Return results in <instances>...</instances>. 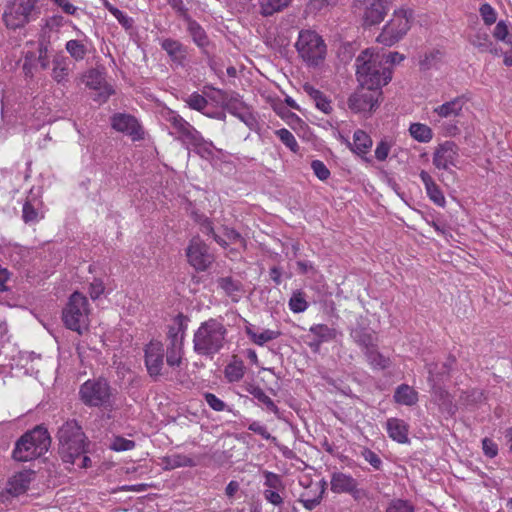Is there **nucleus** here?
Listing matches in <instances>:
<instances>
[{
	"label": "nucleus",
	"instance_id": "obj_1",
	"mask_svg": "<svg viewBox=\"0 0 512 512\" xmlns=\"http://www.w3.org/2000/svg\"><path fill=\"white\" fill-rule=\"evenodd\" d=\"M356 76L360 86L380 88L392 78V70L381 63L378 52L373 49L362 51L355 61Z\"/></svg>",
	"mask_w": 512,
	"mask_h": 512
},
{
	"label": "nucleus",
	"instance_id": "obj_2",
	"mask_svg": "<svg viewBox=\"0 0 512 512\" xmlns=\"http://www.w3.org/2000/svg\"><path fill=\"white\" fill-rule=\"evenodd\" d=\"M57 437L63 462L76 464L77 457L86 453V436L76 420L66 421L58 429Z\"/></svg>",
	"mask_w": 512,
	"mask_h": 512
},
{
	"label": "nucleus",
	"instance_id": "obj_3",
	"mask_svg": "<svg viewBox=\"0 0 512 512\" xmlns=\"http://www.w3.org/2000/svg\"><path fill=\"white\" fill-rule=\"evenodd\" d=\"M50 444L51 438L47 429L37 426L17 440L12 457L18 462L34 460L46 453Z\"/></svg>",
	"mask_w": 512,
	"mask_h": 512
},
{
	"label": "nucleus",
	"instance_id": "obj_4",
	"mask_svg": "<svg viewBox=\"0 0 512 512\" xmlns=\"http://www.w3.org/2000/svg\"><path fill=\"white\" fill-rule=\"evenodd\" d=\"M115 389L103 377L88 379L79 388V398L90 408L111 410L114 406Z\"/></svg>",
	"mask_w": 512,
	"mask_h": 512
},
{
	"label": "nucleus",
	"instance_id": "obj_5",
	"mask_svg": "<svg viewBox=\"0 0 512 512\" xmlns=\"http://www.w3.org/2000/svg\"><path fill=\"white\" fill-rule=\"evenodd\" d=\"M295 48L300 59L313 68L319 67L327 54V46L322 36L310 29L299 32Z\"/></svg>",
	"mask_w": 512,
	"mask_h": 512
},
{
	"label": "nucleus",
	"instance_id": "obj_6",
	"mask_svg": "<svg viewBox=\"0 0 512 512\" xmlns=\"http://www.w3.org/2000/svg\"><path fill=\"white\" fill-rule=\"evenodd\" d=\"M194 350L200 355H213L224 344V327L221 322L210 319L203 323L194 335Z\"/></svg>",
	"mask_w": 512,
	"mask_h": 512
},
{
	"label": "nucleus",
	"instance_id": "obj_7",
	"mask_svg": "<svg viewBox=\"0 0 512 512\" xmlns=\"http://www.w3.org/2000/svg\"><path fill=\"white\" fill-rule=\"evenodd\" d=\"M89 303L87 298L79 293L74 292L62 311V320L64 325L73 331L82 334L89 325Z\"/></svg>",
	"mask_w": 512,
	"mask_h": 512
},
{
	"label": "nucleus",
	"instance_id": "obj_8",
	"mask_svg": "<svg viewBox=\"0 0 512 512\" xmlns=\"http://www.w3.org/2000/svg\"><path fill=\"white\" fill-rule=\"evenodd\" d=\"M414 19L411 9L400 8L393 12L391 19L384 25L377 42L392 46L399 42L410 30Z\"/></svg>",
	"mask_w": 512,
	"mask_h": 512
},
{
	"label": "nucleus",
	"instance_id": "obj_9",
	"mask_svg": "<svg viewBox=\"0 0 512 512\" xmlns=\"http://www.w3.org/2000/svg\"><path fill=\"white\" fill-rule=\"evenodd\" d=\"M37 0H13L6 4L2 20L8 29L16 30L28 24L37 11Z\"/></svg>",
	"mask_w": 512,
	"mask_h": 512
},
{
	"label": "nucleus",
	"instance_id": "obj_10",
	"mask_svg": "<svg viewBox=\"0 0 512 512\" xmlns=\"http://www.w3.org/2000/svg\"><path fill=\"white\" fill-rule=\"evenodd\" d=\"M428 381L431 385V396L435 404L438 405L442 413L453 415L456 412V406L453 404L452 396L447 390L439 386L441 378L435 373L436 364H427Z\"/></svg>",
	"mask_w": 512,
	"mask_h": 512
},
{
	"label": "nucleus",
	"instance_id": "obj_11",
	"mask_svg": "<svg viewBox=\"0 0 512 512\" xmlns=\"http://www.w3.org/2000/svg\"><path fill=\"white\" fill-rule=\"evenodd\" d=\"M392 0H356L364 25L379 24L386 16Z\"/></svg>",
	"mask_w": 512,
	"mask_h": 512
},
{
	"label": "nucleus",
	"instance_id": "obj_12",
	"mask_svg": "<svg viewBox=\"0 0 512 512\" xmlns=\"http://www.w3.org/2000/svg\"><path fill=\"white\" fill-rule=\"evenodd\" d=\"M380 88L360 86L348 99V107L356 112H371L378 106Z\"/></svg>",
	"mask_w": 512,
	"mask_h": 512
},
{
	"label": "nucleus",
	"instance_id": "obj_13",
	"mask_svg": "<svg viewBox=\"0 0 512 512\" xmlns=\"http://www.w3.org/2000/svg\"><path fill=\"white\" fill-rule=\"evenodd\" d=\"M184 328L181 322L170 326L168 330L169 344L166 351V363L174 368L179 367L183 355Z\"/></svg>",
	"mask_w": 512,
	"mask_h": 512
},
{
	"label": "nucleus",
	"instance_id": "obj_14",
	"mask_svg": "<svg viewBox=\"0 0 512 512\" xmlns=\"http://www.w3.org/2000/svg\"><path fill=\"white\" fill-rule=\"evenodd\" d=\"M111 127L129 136L133 141L143 140L145 132L137 118L128 113H115L111 117Z\"/></svg>",
	"mask_w": 512,
	"mask_h": 512
},
{
	"label": "nucleus",
	"instance_id": "obj_15",
	"mask_svg": "<svg viewBox=\"0 0 512 512\" xmlns=\"http://www.w3.org/2000/svg\"><path fill=\"white\" fill-rule=\"evenodd\" d=\"M186 255L188 262L199 271L206 270L214 261V256L209 252L208 246L198 237L190 241Z\"/></svg>",
	"mask_w": 512,
	"mask_h": 512
},
{
	"label": "nucleus",
	"instance_id": "obj_16",
	"mask_svg": "<svg viewBox=\"0 0 512 512\" xmlns=\"http://www.w3.org/2000/svg\"><path fill=\"white\" fill-rule=\"evenodd\" d=\"M167 120L174 129L175 134L178 135V138L187 145V147H197L201 144L202 137L199 132L181 116L172 112L169 114Z\"/></svg>",
	"mask_w": 512,
	"mask_h": 512
},
{
	"label": "nucleus",
	"instance_id": "obj_17",
	"mask_svg": "<svg viewBox=\"0 0 512 512\" xmlns=\"http://www.w3.org/2000/svg\"><path fill=\"white\" fill-rule=\"evenodd\" d=\"M226 110L239 118L250 130L258 128V121L251 112L250 107L246 105L237 93H226Z\"/></svg>",
	"mask_w": 512,
	"mask_h": 512
},
{
	"label": "nucleus",
	"instance_id": "obj_18",
	"mask_svg": "<svg viewBox=\"0 0 512 512\" xmlns=\"http://www.w3.org/2000/svg\"><path fill=\"white\" fill-rule=\"evenodd\" d=\"M459 160V148L453 141L439 144L433 153V165L437 169L448 170L456 167Z\"/></svg>",
	"mask_w": 512,
	"mask_h": 512
},
{
	"label": "nucleus",
	"instance_id": "obj_19",
	"mask_svg": "<svg viewBox=\"0 0 512 512\" xmlns=\"http://www.w3.org/2000/svg\"><path fill=\"white\" fill-rule=\"evenodd\" d=\"M145 365L151 377L162 374L164 366V346L159 341H151L145 348Z\"/></svg>",
	"mask_w": 512,
	"mask_h": 512
},
{
	"label": "nucleus",
	"instance_id": "obj_20",
	"mask_svg": "<svg viewBox=\"0 0 512 512\" xmlns=\"http://www.w3.org/2000/svg\"><path fill=\"white\" fill-rule=\"evenodd\" d=\"M263 476L265 486L263 496L265 500L275 506L282 505L283 497L281 496V492L285 490V486L281 476L270 471H265Z\"/></svg>",
	"mask_w": 512,
	"mask_h": 512
},
{
	"label": "nucleus",
	"instance_id": "obj_21",
	"mask_svg": "<svg viewBox=\"0 0 512 512\" xmlns=\"http://www.w3.org/2000/svg\"><path fill=\"white\" fill-rule=\"evenodd\" d=\"M85 85L91 89L98 90L99 101L105 102L114 92L105 81L104 72L98 68L87 71L83 77Z\"/></svg>",
	"mask_w": 512,
	"mask_h": 512
},
{
	"label": "nucleus",
	"instance_id": "obj_22",
	"mask_svg": "<svg viewBox=\"0 0 512 512\" xmlns=\"http://www.w3.org/2000/svg\"><path fill=\"white\" fill-rule=\"evenodd\" d=\"M203 94L209 100L204 115L221 119L224 116V92L212 86H204Z\"/></svg>",
	"mask_w": 512,
	"mask_h": 512
},
{
	"label": "nucleus",
	"instance_id": "obj_23",
	"mask_svg": "<svg viewBox=\"0 0 512 512\" xmlns=\"http://www.w3.org/2000/svg\"><path fill=\"white\" fill-rule=\"evenodd\" d=\"M467 100L464 96H457L433 108V113L441 119L454 120L463 115V108Z\"/></svg>",
	"mask_w": 512,
	"mask_h": 512
},
{
	"label": "nucleus",
	"instance_id": "obj_24",
	"mask_svg": "<svg viewBox=\"0 0 512 512\" xmlns=\"http://www.w3.org/2000/svg\"><path fill=\"white\" fill-rule=\"evenodd\" d=\"M300 484L305 488H314V497H310L307 492H303L299 498V502H301L307 510H313L320 504L323 498V494L326 489V481L321 480L319 482L313 483L311 479L305 477L303 480H300Z\"/></svg>",
	"mask_w": 512,
	"mask_h": 512
},
{
	"label": "nucleus",
	"instance_id": "obj_25",
	"mask_svg": "<svg viewBox=\"0 0 512 512\" xmlns=\"http://www.w3.org/2000/svg\"><path fill=\"white\" fill-rule=\"evenodd\" d=\"M34 472L24 470L15 474L7 483L6 490L12 496H19L25 493L33 479Z\"/></svg>",
	"mask_w": 512,
	"mask_h": 512
},
{
	"label": "nucleus",
	"instance_id": "obj_26",
	"mask_svg": "<svg viewBox=\"0 0 512 512\" xmlns=\"http://www.w3.org/2000/svg\"><path fill=\"white\" fill-rule=\"evenodd\" d=\"M419 176L425 186L429 199L437 206L444 207L446 204L445 196L432 176L425 170H422Z\"/></svg>",
	"mask_w": 512,
	"mask_h": 512
},
{
	"label": "nucleus",
	"instance_id": "obj_27",
	"mask_svg": "<svg viewBox=\"0 0 512 512\" xmlns=\"http://www.w3.org/2000/svg\"><path fill=\"white\" fill-rule=\"evenodd\" d=\"M330 484L335 493H353L358 486L356 479L342 472L333 473Z\"/></svg>",
	"mask_w": 512,
	"mask_h": 512
},
{
	"label": "nucleus",
	"instance_id": "obj_28",
	"mask_svg": "<svg viewBox=\"0 0 512 512\" xmlns=\"http://www.w3.org/2000/svg\"><path fill=\"white\" fill-rule=\"evenodd\" d=\"M386 429L389 437L394 441L401 444L409 442V426L404 420L389 418L386 422Z\"/></svg>",
	"mask_w": 512,
	"mask_h": 512
},
{
	"label": "nucleus",
	"instance_id": "obj_29",
	"mask_svg": "<svg viewBox=\"0 0 512 512\" xmlns=\"http://www.w3.org/2000/svg\"><path fill=\"white\" fill-rule=\"evenodd\" d=\"M245 331L250 340L258 346H263L264 344L277 339L281 335L280 331L271 329H263L262 331H259V329L252 324L246 325Z\"/></svg>",
	"mask_w": 512,
	"mask_h": 512
},
{
	"label": "nucleus",
	"instance_id": "obj_30",
	"mask_svg": "<svg viewBox=\"0 0 512 512\" xmlns=\"http://www.w3.org/2000/svg\"><path fill=\"white\" fill-rule=\"evenodd\" d=\"M161 47L174 63L183 65L187 52L186 48L179 41L166 38L162 40Z\"/></svg>",
	"mask_w": 512,
	"mask_h": 512
},
{
	"label": "nucleus",
	"instance_id": "obj_31",
	"mask_svg": "<svg viewBox=\"0 0 512 512\" xmlns=\"http://www.w3.org/2000/svg\"><path fill=\"white\" fill-rule=\"evenodd\" d=\"M309 332L315 336V340L310 343V347L319 348L324 342L332 341L337 336V331L325 324H316L310 327Z\"/></svg>",
	"mask_w": 512,
	"mask_h": 512
},
{
	"label": "nucleus",
	"instance_id": "obj_32",
	"mask_svg": "<svg viewBox=\"0 0 512 512\" xmlns=\"http://www.w3.org/2000/svg\"><path fill=\"white\" fill-rule=\"evenodd\" d=\"M350 335L364 352L370 348L376 347L375 333L369 328L356 327L351 330Z\"/></svg>",
	"mask_w": 512,
	"mask_h": 512
},
{
	"label": "nucleus",
	"instance_id": "obj_33",
	"mask_svg": "<svg viewBox=\"0 0 512 512\" xmlns=\"http://www.w3.org/2000/svg\"><path fill=\"white\" fill-rule=\"evenodd\" d=\"M373 144L371 137L363 130L358 129L353 134V142H348L351 151L359 156L369 152Z\"/></svg>",
	"mask_w": 512,
	"mask_h": 512
},
{
	"label": "nucleus",
	"instance_id": "obj_34",
	"mask_svg": "<svg viewBox=\"0 0 512 512\" xmlns=\"http://www.w3.org/2000/svg\"><path fill=\"white\" fill-rule=\"evenodd\" d=\"M396 403L413 406L418 402V392L407 384L399 385L393 396Z\"/></svg>",
	"mask_w": 512,
	"mask_h": 512
},
{
	"label": "nucleus",
	"instance_id": "obj_35",
	"mask_svg": "<svg viewBox=\"0 0 512 512\" xmlns=\"http://www.w3.org/2000/svg\"><path fill=\"white\" fill-rule=\"evenodd\" d=\"M304 91L308 94V96L314 101L315 106L325 114H329L332 112V105L329 98L324 95L320 90L314 88L309 84H305L303 86Z\"/></svg>",
	"mask_w": 512,
	"mask_h": 512
},
{
	"label": "nucleus",
	"instance_id": "obj_36",
	"mask_svg": "<svg viewBox=\"0 0 512 512\" xmlns=\"http://www.w3.org/2000/svg\"><path fill=\"white\" fill-rule=\"evenodd\" d=\"M69 67L68 60L64 56H57L53 59L52 78L57 83L68 81Z\"/></svg>",
	"mask_w": 512,
	"mask_h": 512
},
{
	"label": "nucleus",
	"instance_id": "obj_37",
	"mask_svg": "<svg viewBox=\"0 0 512 512\" xmlns=\"http://www.w3.org/2000/svg\"><path fill=\"white\" fill-rule=\"evenodd\" d=\"M409 133L414 140L420 143H428L433 138L432 129L428 125L422 123L410 124Z\"/></svg>",
	"mask_w": 512,
	"mask_h": 512
},
{
	"label": "nucleus",
	"instance_id": "obj_38",
	"mask_svg": "<svg viewBox=\"0 0 512 512\" xmlns=\"http://www.w3.org/2000/svg\"><path fill=\"white\" fill-rule=\"evenodd\" d=\"M292 0H262L260 3V12L263 16H272L281 12L291 4Z\"/></svg>",
	"mask_w": 512,
	"mask_h": 512
},
{
	"label": "nucleus",
	"instance_id": "obj_39",
	"mask_svg": "<svg viewBox=\"0 0 512 512\" xmlns=\"http://www.w3.org/2000/svg\"><path fill=\"white\" fill-rule=\"evenodd\" d=\"M469 42L481 52H493V43L486 31L478 30L469 38Z\"/></svg>",
	"mask_w": 512,
	"mask_h": 512
},
{
	"label": "nucleus",
	"instance_id": "obj_40",
	"mask_svg": "<svg viewBox=\"0 0 512 512\" xmlns=\"http://www.w3.org/2000/svg\"><path fill=\"white\" fill-rule=\"evenodd\" d=\"M245 374V366L242 360L233 357L226 366V379L230 382L239 381Z\"/></svg>",
	"mask_w": 512,
	"mask_h": 512
},
{
	"label": "nucleus",
	"instance_id": "obj_41",
	"mask_svg": "<svg viewBox=\"0 0 512 512\" xmlns=\"http://www.w3.org/2000/svg\"><path fill=\"white\" fill-rule=\"evenodd\" d=\"M365 355L367 361L374 369H386L390 365L389 358L384 357L381 353H379L376 347L370 348L365 351Z\"/></svg>",
	"mask_w": 512,
	"mask_h": 512
},
{
	"label": "nucleus",
	"instance_id": "obj_42",
	"mask_svg": "<svg viewBox=\"0 0 512 512\" xmlns=\"http://www.w3.org/2000/svg\"><path fill=\"white\" fill-rule=\"evenodd\" d=\"M385 512H415V506L409 500L394 498L387 503Z\"/></svg>",
	"mask_w": 512,
	"mask_h": 512
},
{
	"label": "nucleus",
	"instance_id": "obj_43",
	"mask_svg": "<svg viewBox=\"0 0 512 512\" xmlns=\"http://www.w3.org/2000/svg\"><path fill=\"white\" fill-rule=\"evenodd\" d=\"M67 52L76 61H81L87 54L86 46L79 40H69L65 46Z\"/></svg>",
	"mask_w": 512,
	"mask_h": 512
},
{
	"label": "nucleus",
	"instance_id": "obj_44",
	"mask_svg": "<svg viewBox=\"0 0 512 512\" xmlns=\"http://www.w3.org/2000/svg\"><path fill=\"white\" fill-rule=\"evenodd\" d=\"M185 102L187 103L189 108L200 111L203 114L207 109L209 110L207 105V102H209V100L205 97L204 94L194 92L187 97Z\"/></svg>",
	"mask_w": 512,
	"mask_h": 512
},
{
	"label": "nucleus",
	"instance_id": "obj_45",
	"mask_svg": "<svg viewBox=\"0 0 512 512\" xmlns=\"http://www.w3.org/2000/svg\"><path fill=\"white\" fill-rule=\"evenodd\" d=\"M197 464L194 458L182 454H173L167 458V466L170 468L193 467Z\"/></svg>",
	"mask_w": 512,
	"mask_h": 512
},
{
	"label": "nucleus",
	"instance_id": "obj_46",
	"mask_svg": "<svg viewBox=\"0 0 512 512\" xmlns=\"http://www.w3.org/2000/svg\"><path fill=\"white\" fill-rule=\"evenodd\" d=\"M276 136L281 142L289 148L292 152L296 153L299 150V145L294 135L286 128L275 131Z\"/></svg>",
	"mask_w": 512,
	"mask_h": 512
},
{
	"label": "nucleus",
	"instance_id": "obj_47",
	"mask_svg": "<svg viewBox=\"0 0 512 512\" xmlns=\"http://www.w3.org/2000/svg\"><path fill=\"white\" fill-rule=\"evenodd\" d=\"M192 216L195 219V221L201 223V231L204 234L212 235L213 238L215 239V241L217 243H219L221 246L224 244V240L221 237H219L217 234H215L212 223L209 220H207L202 215H199L196 212H192Z\"/></svg>",
	"mask_w": 512,
	"mask_h": 512
},
{
	"label": "nucleus",
	"instance_id": "obj_48",
	"mask_svg": "<svg viewBox=\"0 0 512 512\" xmlns=\"http://www.w3.org/2000/svg\"><path fill=\"white\" fill-rule=\"evenodd\" d=\"M289 308L294 313H302L308 308L303 292L297 291L293 293L289 300Z\"/></svg>",
	"mask_w": 512,
	"mask_h": 512
},
{
	"label": "nucleus",
	"instance_id": "obj_49",
	"mask_svg": "<svg viewBox=\"0 0 512 512\" xmlns=\"http://www.w3.org/2000/svg\"><path fill=\"white\" fill-rule=\"evenodd\" d=\"M493 36L499 41L512 45V34L509 33L508 25L505 21H499L493 31Z\"/></svg>",
	"mask_w": 512,
	"mask_h": 512
},
{
	"label": "nucleus",
	"instance_id": "obj_50",
	"mask_svg": "<svg viewBox=\"0 0 512 512\" xmlns=\"http://www.w3.org/2000/svg\"><path fill=\"white\" fill-rule=\"evenodd\" d=\"M479 13L482 17L483 22L487 26L494 24L497 20L496 10L488 3H484L480 6Z\"/></svg>",
	"mask_w": 512,
	"mask_h": 512
},
{
	"label": "nucleus",
	"instance_id": "obj_51",
	"mask_svg": "<svg viewBox=\"0 0 512 512\" xmlns=\"http://www.w3.org/2000/svg\"><path fill=\"white\" fill-rule=\"evenodd\" d=\"M226 295L231 297L233 302H238L239 299L243 296L244 292L241 289V285L239 282H234L230 278L226 277Z\"/></svg>",
	"mask_w": 512,
	"mask_h": 512
},
{
	"label": "nucleus",
	"instance_id": "obj_52",
	"mask_svg": "<svg viewBox=\"0 0 512 512\" xmlns=\"http://www.w3.org/2000/svg\"><path fill=\"white\" fill-rule=\"evenodd\" d=\"M252 394L258 401L262 402L269 411L274 413L278 412V407L275 405L274 401L262 389L257 388Z\"/></svg>",
	"mask_w": 512,
	"mask_h": 512
},
{
	"label": "nucleus",
	"instance_id": "obj_53",
	"mask_svg": "<svg viewBox=\"0 0 512 512\" xmlns=\"http://www.w3.org/2000/svg\"><path fill=\"white\" fill-rule=\"evenodd\" d=\"M360 455L367 461L374 469L379 470L382 466V460L380 457L369 448H362Z\"/></svg>",
	"mask_w": 512,
	"mask_h": 512
},
{
	"label": "nucleus",
	"instance_id": "obj_54",
	"mask_svg": "<svg viewBox=\"0 0 512 512\" xmlns=\"http://www.w3.org/2000/svg\"><path fill=\"white\" fill-rule=\"evenodd\" d=\"M311 168L316 175V177L321 180L325 181L330 176V171L327 168V166L320 160H313L311 162Z\"/></svg>",
	"mask_w": 512,
	"mask_h": 512
},
{
	"label": "nucleus",
	"instance_id": "obj_55",
	"mask_svg": "<svg viewBox=\"0 0 512 512\" xmlns=\"http://www.w3.org/2000/svg\"><path fill=\"white\" fill-rule=\"evenodd\" d=\"M189 31L194 39V41L199 45L203 46L206 43V35L204 30L200 27L199 24L192 21L189 23Z\"/></svg>",
	"mask_w": 512,
	"mask_h": 512
},
{
	"label": "nucleus",
	"instance_id": "obj_56",
	"mask_svg": "<svg viewBox=\"0 0 512 512\" xmlns=\"http://www.w3.org/2000/svg\"><path fill=\"white\" fill-rule=\"evenodd\" d=\"M48 52L49 42L46 40H40L38 45V61L42 69H47L49 66Z\"/></svg>",
	"mask_w": 512,
	"mask_h": 512
},
{
	"label": "nucleus",
	"instance_id": "obj_57",
	"mask_svg": "<svg viewBox=\"0 0 512 512\" xmlns=\"http://www.w3.org/2000/svg\"><path fill=\"white\" fill-rule=\"evenodd\" d=\"M391 143L386 139H382L376 146L375 157L379 161H385L391 149Z\"/></svg>",
	"mask_w": 512,
	"mask_h": 512
},
{
	"label": "nucleus",
	"instance_id": "obj_58",
	"mask_svg": "<svg viewBox=\"0 0 512 512\" xmlns=\"http://www.w3.org/2000/svg\"><path fill=\"white\" fill-rule=\"evenodd\" d=\"M110 447L114 451H128L135 447V442L122 437H116Z\"/></svg>",
	"mask_w": 512,
	"mask_h": 512
},
{
	"label": "nucleus",
	"instance_id": "obj_59",
	"mask_svg": "<svg viewBox=\"0 0 512 512\" xmlns=\"http://www.w3.org/2000/svg\"><path fill=\"white\" fill-rule=\"evenodd\" d=\"M228 241L236 246L232 250H239L245 247V240L235 230L226 229V246L228 245Z\"/></svg>",
	"mask_w": 512,
	"mask_h": 512
},
{
	"label": "nucleus",
	"instance_id": "obj_60",
	"mask_svg": "<svg viewBox=\"0 0 512 512\" xmlns=\"http://www.w3.org/2000/svg\"><path fill=\"white\" fill-rule=\"evenodd\" d=\"M441 57V52L439 50H433L429 53H426L423 58L420 60V66L422 69H430L438 59Z\"/></svg>",
	"mask_w": 512,
	"mask_h": 512
},
{
	"label": "nucleus",
	"instance_id": "obj_61",
	"mask_svg": "<svg viewBox=\"0 0 512 512\" xmlns=\"http://www.w3.org/2000/svg\"><path fill=\"white\" fill-rule=\"evenodd\" d=\"M22 218L25 223L33 222L38 219V212L29 201H26L23 205Z\"/></svg>",
	"mask_w": 512,
	"mask_h": 512
},
{
	"label": "nucleus",
	"instance_id": "obj_62",
	"mask_svg": "<svg viewBox=\"0 0 512 512\" xmlns=\"http://www.w3.org/2000/svg\"><path fill=\"white\" fill-rule=\"evenodd\" d=\"M378 56L381 58V63L384 66L387 64H398L404 59V56L398 52H390L388 54L378 52Z\"/></svg>",
	"mask_w": 512,
	"mask_h": 512
},
{
	"label": "nucleus",
	"instance_id": "obj_63",
	"mask_svg": "<svg viewBox=\"0 0 512 512\" xmlns=\"http://www.w3.org/2000/svg\"><path fill=\"white\" fill-rule=\"evenodd\" d=\"M482 449L484 454L489 458H494L498 454L497 444L489 438H484L482 440Z\"/></svg>",
	"mask_w": 512,
	"mask_h": 512
},
{
	"label": "nucleus",
	"instance_id": "obj_64",
	"mask_svg": "<svg viewBox=\"0 0 512 512\" xmlns=\"http://www.w3.org/2000/svg\"><path fill=\"white\" fill-rule=\"evenodd\" d=\"M336 3V0H311L308 8L311 12H320Z\"/></svg>",
	"mask_w": 512,
	"mask_h": 512
}]
</instances>
